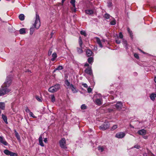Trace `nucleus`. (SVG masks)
<instances>
[{
	"label": "nucleus",
	"instance_id": "1",
	"mask_svg": "<svg viewBox=\"0 0 156 156\" xmlns=\"http://www.w3.org/2000/svg\"><path fill=\"white\" fill-rule=\"evenodd\" d=\"M10 86V77L8 76L6 81L2 86V88L0 90V96H2L9 92V87Z\"/></svg>",
	"mask_w": 156,
	"mask_h": 156
},
{
	"label": "nucleus",
	"instance_id": "2",
	"mask_svg": "<svg viewBox=\"0 0 156 156\" xmlns=\"http://www.w3.org/2000/svg\"><path fill=\"white\" fill-rule=\"evenodd\" d=\"M33 25L37 29H39L41 26L40 18L39 16L37 14L36 15V19Z\"/></svg>",
	"mask_w": 156,
	"mask_h": 156
},
{
	"label": "nucleus",
	"instance_id": "3",
	"mask_svg": "<svg viewBox=\"0 0 156 156\" xmlns=\"http://www.w3.org/2000/svg\"><path fill=\"white\" fill-rule=\"evenodd\" d=\"M97 97V99L95 100V102L96 105H100L103 103L102 98L101 94H99L96 95Z\"/></svg>",
	"mask_w": 156,
	"mask_h": 156
},
{
	"label": "nucleus",
	"instance_id": "4",
	"mask_svg": "<svg viewBox=\"0 0 156 156\" xmlns=\"http://www.w3.org/2000/svg\"><path fill=\"white\" fill-rule=\"evenodd\" d=\"M60 88V86L59 84H57L54 86L50 87L48 89V91L51 93H54L57 91Z\"/></svg>",
	"mask_w": 156,
	"mask_h": 156
},
{
	"label": "nucleus",
	"instance_id": "5",
	"mask_svg": "<svg viewBox=\"0 0 156 156\" xmlns=\"http://www.w3.org/2000/svg\"><path fill=\"white\" fill-rule=\"evenodd\" d=\"M60 147L62 148H66V140L65 138H62L59 141Z\"/></svg>",
	"mask_w": 156,
	"mask_h": 156
},
{
	"label": "nucleus",
	"instance_id": "6",
	"mask_svg": "<svg viewBox=\"0 0 156 156\" xmlns=\"http://www.w3.org/2000/svg\"><path fill=\"white\" fill-rule=\"evenodd\" d=\"M109 127V124L108 123H105L99 127L100 129L103 130L106 129Z\"/></svg>",
	"mask_w": 156,
	"mask_h": 156
},
{
	"label": "nucleus",
	"instance_id": "7",
	"mask_svg": "<svg viewBox=\"0 0 156 156\" xmlns=\"http://www.w3.org/2000/svg\"><path fill=\"white\" fill-rule=\"evenodd\" d=\"M115 106L117 109L120 110L122 109L123 106L122 103L121 101H118L116 103Z\"/></svg>",
	"mask_w": 156,
	"mask_h": 156
},
{
	"label": "nucleus",
	"instance_id": "8",
	"mask_svg": "<svg viewBox=\"0 0 156 156\" xmlns=\"http://www.w3.org/2000/svg\"><path fill=\"white\" fill-rule=\"evenodd\" d=\"M125 135V133L123 132H119L117 133L115 135V137L118 138H123Z\"/></svg>",
	"mask_w": 156,
	"mask_h": 156
},
{
	"label": "nucleus",
	"instance_id": "9",
	"mask_svg": "<svg viewBox=\"0 0 156 156\" xmlns=\"http://www.w3.org/2000/svg\"><path fill=\"white\" fill-rule=\"evenodd\" d=\"M0 144L7 145L8 143L3 138V137L0 136Z\"/></svg>",
	"mask_w": 156,
	"mask_h": 156
},
{
	"label": "nucleus",
	"instance_id": "10",
	"mask_svg": "<svg viewBox=\"0 0 156 156\" xmlns=\"http://www.w3.org/2000/svg\"><path fill=\"white\" fill-rule=\"evenodd\" d=\"M146 131L144 129L140 130L137 132V133L141 135H145L146 134Z\"/></svg>",
	"mask_w": 156,
	"mask_h": 156
},
{
	"label": "nucleus",
	"instance_id": "11",
	"mask_svg": "<svg viewBox=\"0 0 156 156\" xmlns=\"http://www.w3.org/2000/svg\"><path fill=\"white\" fill-rule=\"evenodd\" d=\"M96 39V41L98 44L99 45L100 47L102 48L103 47V45L102 44V42L100 39L98 37H96L95 38Z\"/></svg>",
	"mask_w": 156,
	"mask_h": 156
},
{
	"label": "nucleus",
	"instance_id": "12",
	"mask_svg": "<svg viewBox=\"0 0 156 156\" xmlns=\"http://www.w3.org/2000/svg\"><path fill=\"white\" fill-rule=\"evenodd\" d=\"M69 88L71 89L72 92L73 93H76L77 92V90H76V88L74 87L73 85L72 84H71L70 86V87H69Z\"/></svg>",
	"mask_w": 156,
	"mask_h": 156
},
{
	"label": "nucleus",
	"instance_id": "13",
	"mask_svg": "<svg viewBox=\"0 0 156 156\" xmlns=\"http://www.w3.org/2000/svg\"><path fill=\"white\" fill-rule=\"evenodd\" d=\"M39 144L42 147L44 146V144L43 142L42 138L41 136H40L39 138Z\"/></svg>",
	"mask_w": 156,
	"mask_h": 156
},
{
	"label": "nucleus",
	"instance_id": "14",
	"mask_svg": "<svg viewBox=\"0 0 156 156\" xmlns=\"http://www.w3.org/2000/svg\"><path fill=\"white\" fill-rule=\"evenodd\" d=\"M85 72L87 74L91 75L92 73V70L90 68H87L85 70Z\"/></svg>",
	"mask_w": 156,
	"mask_h": 156
},
{
	"label": "nucleus",
	"instance_id": "15",
	"mask_svg": "<svg viewBox=\"0 0 156 156\" xmlns=\"http://www.w3.org/2000/svg\"><path fill=\"white\" fill-rule=\"evenodd\" d=\"M14 133L15 136L16 137L17 139L19 142H20L21 141L20 136L16 130H14Z\"/></svg>",
	"mask_w": 156,
	"mask_h": 156
},
{
	"label": "nucleus",
	"instance_id": "16",
	"mask_svg": "<svg viewBox=\"0 0 156 156\" xmlns=\"http://www.w3.org/2000/svg\"><path fill=\"white\" fill-rule=\"evenodd\" d=\"M85 12L86 14L89 15H92L94 13V11L91 9H87Z\"/></svg>",
	"mask_w": 156,
	"mask_h": 156
},
{
	"label": "nucleus",
	"instance_id": "17",
	"mask_svg": "<svg viewBox=\"0 0 156 156\" xmlns=\"http://www.w3.org/2000/svg\"><path fill=\"white\" fill-rule=\"evenodd\" d=\"M86 55L88 57L91 56L93 53L92 51L90 49L87 50L86 51Z\"/></svg>",
	"mask_w": 156,
	"mask_h": 156
},
{
	"label": "nucleus",
	"instance_id": "18",
	"mask_svg": "<svg viewBox=\"0 0 156 156\" xmlns=\"http://www.w3.org/2000/svg\"><path fill=\"white\" fill-rule=\"evenodd\" d=\"M52 58L51 59V60L52 61H54L57 57V55L56 53L55 52L53 53L52 55Z\"/></svg>",
	"mask_w": 156,
	"mask_h": 156
},
{
	"label": "nucleus",
	"instance_id": "19",
	"mask_svg": "<svg viewBox=\"0 0 156 156\" xmlns=\"http://www.w3.org/2000/svg\"><path fill=\"white\" fill-rule=\"evenodd\" d=\"M26 29L24 28H22L20 29L19 30V32L20 34H23L26 33Z\"/></svg>",
	"mask_w": 156,
	"mask_h": 156
},
{
	"label": "nucleus",
	"instance_id": "20",
	"mask_svg": "<svg viewBox=\"0 0 156 156\" xmlns=\"http://www.w3.org/2000/svg\"><path fill=\"white\" fill-rule=\"evenodd\" d=\"M19 19L21 21H23L25 19V16L23 14H20L19 16Z\"/></svg>",
	"mask_w": 156,
	"mask_h": 156
},
{
	"label": "nucleus",
	"instance_id": "21",
	"mask_svg": "<svg viewBox=\"0 0 156 156\" xmlns=\"http://www.w3.org/2000/svg\"><path fill=\"white\" fill-rule=\"evenodd\" d=\"M5 108V104L3 102H0V108L2 110H3Z\"/></svg>",
	"mask_w": 156,
	"mask_h": 156
},
{
	"label": "nucleus",
	"instance_id": "22",
	"mask_svg": "<svg viewBox=\"0 0 156 156\" xmlns=\"http://www.w3.org/2000/svg\"><path fill=\"white\" fill-rule=\"evenodd\" d=\"M150 97L152 100L154 101L155 100V98L156 97V94L154 93L150 95Z\"/></svg>",
	"mask_w": 156,
	"mask_h": 156
},
{
	"label": "nucleus",
	"instance_id": "23",
	"mask_svg": "<svg viewBox=\"0 0 156 156\" xmlns=\"http://www.w3.org/2000/svg\"><path fill=\"white\" fill-rule=\"evenodd\" d=\"M2 118L6 124H8L7 117L3 114L2 115Z\"/></svg>",
	"mask_w": 156,
	"mask_h": 156
},
{
	"label": "nucleus",
	"instance_id": "24",
	"mask_svg": "<svg viewBox=\"0 0 156 156\" xmlns=\"http://www.w3.org/2000/svg\"><path fill=\"white\" fill-rule=\"evenodd\" d=\"M34 26H32L30 27V35H32L33 34V32L34 30Z\"/></svg>",
	"mask_w": 156,
	"mask_h": 156
},
{
	"label": "nucleus",
	"instance_id": "25",
	"mask_svg": "<svg viewBox=\"0 0 156 156\" xmlns=\"http://www.w3.org/2000/svg\"><path fill=\"white\" fill-rule=\"evenodd\" d=\"M123 44L125 47L126 49H127L128 47H127V43L126 41L123 40Z\"/></svg>",
	"mask_w": 156,
	"mask_h": 156
},
{
	"label": "nucleus",
	"instance_id": "26",
	"mask_svg": "<svg viewBox=\"0 0 156 156\" xmlns=\"http://www.w3.org/2000/svg\"><path fill=\"white\" fill-rule=\"evenodd\" d=\"M82 48H77V51L79 54H81L83 53V51Z\"/></svg>",
	"mask_w": 156,
	"mask_h": 156
},
{
	"label": "nucleus",
	"instance_id": "27",
	"mask_svg": "<svg viewBox=\"0 0 156 156\" xmlns=\"http://www.w3.org/2000/svg\"><path fill=\"white\" fill-rule=\"evenodd\" d=\"M63 69V67L62 66H59L57 68H55L54 70V71L55 72V71L57 70H61L62 69Z\"/></svg>",
	"mask_w": 156,
	"mask_h": 156
},
{
	"label": "nucleus",
	"instance_id": "28",
	"mask_svg": "<svg viewBox=\"0 0 156 156\" xmlns=\"http://www.w3.org/2000/svg\"><path fill=\"white\" fill-rule=\"evenodd\" d=\"M98 149L100 152H102L104 151V148L103 146H100L98 147Z\"/></svg>",
	"mask_w": 156,
	"mask_h": 156
},
{
	"label": "nucleus",
	"instance_id": "29",
	"mask_svg": "<svg viewBox=\"0 0 156 156\" xmlns=\"http://www.w3.org/2000/svg\"><path fill=\"white\" fill-rule=\"evenodd\" d=\"M93 58L92 57H90L88 59V62L89 63L91 64L93 62Z\"/></svg>",
	"mask_w": 156,
	"mask_h": 156
},
{
	"label": "nucleus",
	"instance_id": "30",
	"mask_svg": "<svg viewBox=\"0 0 156 156\" xmlns=\"http://www.w3.org/2000/svg\"><path fill=\"white\" fill-rule=\"evenodd\" d=\"M51 101L52 102H54L55 101V96L54 95H51Z\"/></svg>",
	"mask_w": 156,
	"mask_h": 156
},
{
	"label": "nucleus",
	"instance_id": "31",
	"mask_svg": "<svg viewBox=\"0 0 156 156\" xmlns=\"http://www.w3.org/2000/svg\"><path fill=\"white\" fill-rule=\"evenodd\" d=\"M79 42L80 47L81 48H82V39L80 37L79 38Z\"/></svg>",
	"mask_w": 156,
	"mask_h": 156
},
{
	"label": "nucleus",
	"instance_id": "32",
	"mask_svg": "<svg viewBox=\"0 0 156 156\" xmlns=\"http://www.w3.org/2000/svg\"><path fill=\"white\" fill-rule=\"evenodd\" d=\"M35 98L38 101L40 102L42 101V98L41 97L37 96H36Z\"/></svg>",
	"mask_w": 156,
	"mask_h": 156
},
{
	"label": "nucleus",
	"instance_id": "33",
	"mask_svg": "<svg viewBox=\"0 0 156 156\" xmlns=\"http://www.w3.org/2000/svg\"><path fill=\"white\" fill-rule=\"evenodd\" d=\"M65 83L67 86L68 87H70V83L69 82V81L67 80H66L65 81Z\"/></svg>",
	"mask_w": 156,
	"mask_h": 156
},
{
	"label": "nucleus",
	"instance_id": "34",
	"mask_svg": "<svg viewBox=\"0 0 156 156\" xmlns=\"http://www.w3.org/2000/svg\"><path fill=\"white\" fill-rule=\"evenodd\" d=\"M76 2L75 0H71L70 1L73 7H75V2Z\"/></svg>",
	"mask_w": 156,
	"mask_h": 156
},
{
	"label": "nucleus",
	"instance_id": "35",
	"mask_svg": "<svg viewBox=\"0 0 156 156\" xmlns=\"http://www.w3.org/2000/svg\"><path fill=\"white\" fill-rule=\"evenodd\" d=\"M104 17L106 19H108L110 18V16L108 14L106 13L104 15Z\"/></svg>",
	"mask_w": 156,
	"mask_h": 156
},
{
	"label": "nucleus",
	"instance_id": "36",
	"mask_svg": "<svg viewBox=\"0 0 156 156\" xmlns=\"http://www.w3.org/2000/svg\"><path fill=\"white\" fill-rule=\"evenodd\" d=\"M127 29L128 31L129 32V34H130L131 37H132L133 35H132V31H131V30H130L129 28H127Z\"/></svg>",
	"mask_w": 156,
	"mask_h": 156
},
{
	"label": "nucleus",
	"instance_id": "37",
	"mask_svg": "<svg viewBox=\"0 0 156 156\" xmlns=\"http://www.w3.org/2000/svg\"><path fill=\"white\" fill-rule=\"evenodd\" d=\"M4 153L7 155H10V151L7 150H5L4 151Z\"/></svg>",
	"mask_w": 156,
	"mask_h": 156
},
{
	"label": "nucleus",
	"instance_id": "38",
	"mask_svg": "<svg viewBox=\"0 0 156 156\" xmlns=\"http://www.w3.org/2000/svg\"><path fill=\"white\" fill-rule=\"evenodd\" d=\"M118 127V126L117 125H114L111 128V130L113 131L115 129H116Z\"/></svg>",
	"mask_w": 156,
	"mask_h": 156
},
{
	"label": "nucleus",
	"instance_id": "39",
	"mask_svg": "<svg viewBox=\"0 0 156 156\" xmlns=\"http://www.w3.org/2000/svg\"><path fill=\"white\" fill-rule=\"evenodd\" d=\"M29 115H30L31 117H33V118H37V117H36V116H35L34 115V114H33V113L32 112H30L29 113Z\"/></svg>",
	"mask_w": 156,
	"mask_h": 156
},
{
	"label": "nucleus",
	"instance_id": "40",
	"mask_svg": "<svg viewBox=\"0 0 156 156\" xmlns=\"http://www.w3.org/2000/svg\"><path fill=\"white\" fill-rule=\"evenodd\" d=\"M81 34L84 35L85 36H86V33L84 31L81 30L80 32Z\"/></svg>",
	"mask_w": 156,
	"mask_h": 156
},
{
	"label": "nucleus",
	"instance_id": "41",
	"mask_svg": "<svg viewBox=\"0 0 156 156\" xmlns=\"http://www.w3.org/2000/svg\"><path fill=\"white\" fill-rule=\"evenodd\" d=\"M81 108L82 109H85L87 108V106L85 104H83L81 106Z\"/></svg>",
	"mask_w": 156,
	"mask_h": 156
},
{
	"label": "nucleus",
	"instance_id": "42",
	"mask_svg": "<svg viewBox=\"0 0 156 156\" xmlns=\"http://www.w3.org/2000/svg\"><path fill=\"white\" fill-rule=\"evenodd\" d=\"M116 23V21L115 20H113L111 21L110 22V24L111 25H114Z\"/></svg>",
	"mask_w": 156,
	"mask_h": 156
},
{
	"label": "nucleus",
	"instance_id": "43",
	"mask_svg": "<svg viewBox=\"0 0 156 156\" xmlns=\"http://www.w3.org/2000/svg\"><path fill=\"white\" fill-rule=\"evenodd\" d=\"M25 111L27 112H29L30 113V109L28 108V107H26L25 108Z\"/></svg>",
	"mask_w": 156,
	"mask_h": 156
},
{
	"label": "nucleus",
	"instance_id": "44",
	"mask_svg": "<svg viewBox=\"0 0 156 156\" xmlns=\"http://www.w3.org/2000/svg\"><path fill=\"white\" fill-rule=\"evenodd\" d=\"M10 156H17V154L15 153L10 152Z\"/></svg>",
	"mask_w": 156,
	"mask_h": 156
},
{
	"label": "nucleus",
	"instance_id": "45",
	"mask_svg": "<svg viewBox=\"0 0 156 156\" xmlns=\"http://www.w3.org/2000/svg\"><path fill=\"white\" fill-rule=\"evenodd\" d=\"M119 37L121 39H122L123 38V35L122 34V33H121V32L119 33Z\"/></svg>",
	"mask_w": 156,
	"mask_h": 156
},
{
	"label": "nucleus",
	"instance_id": "46",
	"mask_svg": "<svg viewBox=\"0 0 156 156\" xmlns=\"http://www.w3.org/2000/svg\"><path fill=\"white\" fill-rule=\"evenodd\" d=\"M116 43L117 44H119L121 42V41L119 39H117L115 40Z\"/></svg>",
	"mask_w": 156,
	"mask_h": 156
},
{
	"label": "nucleus",
	"instance_id": "47",
	"mask_svg": "<svg viewBox=\"0 0 156 156\" xmlns=\"http://www.w3.org/2000/svg\"><path fill=\"white\" fill-rule=\"evenodd\" d=\"M82 85L85 87L87 88L88 87L87 85L85 83H82Z\"/></svg>",
	"mask_w": 156,
	"mask_h": 156
},
{
	"label": "nucleus",
	"instance_id": "48",
	"mask_svg": "<svg viewBox=\"0 0 156 156\" xmlns=\"http://www.w3.org/2000/svg\"><path fill=\"white\" fill-rule=\"evenodd\" d=\"M92 89L90 87H88L87 88V91L88 93H90L92 91Z\"/></svg>",
	"mask_w": 156,
	"mask_h": 156
},
{
	"label": "nucleus",
	"instance_id": "49",
	"mask_svg": "<svg viewBox=\"0 0 156 156\" xmlns=\"http://www.w3.org/2000/svg\"><path fill=\"white\" fill-rule=\"evenodd\" d=\"M134 56L136 58H139L138 55L137 54H134Z\"/></svg>",
	"mask_w": 156,
	"mask_h": 156
},
{
	"label": "nucleus",
	"instance_id": "50",
	"mask_svg": "<svg viewBox=\"0 0 156 156\" xmlns=\"http://www.w3.org/2000/svg\"><path fill=\"white\" fill-rule=\"evenodd\" d=\"M134 147L137 149H139L140 147V146L138 145H136L134 146Z\"/></svg>",
	"mask_w": 156,
	"mask_h": 156
},
{
	"label": "nucleus",
	"instance_id": "51",
	"mask_svg": "<svg viewBox=\"0 0 156 156\" xmlns=\"http://www.w3.org/2000/svg\"><path fill=\"white\" fill-rule=\"evenodd\" d=\"M44 141L45 143H47L48 141L47 139V138H44Z\"/></svg>",
	"mask_w": 156,
	"mask_h": 156
},
{
	"label": "nucleus",
	"instance_id": "52",
	"mask_svg": "<svg viewBox=\"0 0 156 156\" xmlns=\"http://www.w3.org/2000/svg\"><path fill=\"white\" fill-rule=\"evenodd\" d=\"M51 53L52 51H49L48 53V55L49 56H50L51 55Z\"/></svg>",
	"mask_w": 156,
	"mask_h": 156
},
{
	"label": "nucleus",
	"instance_id": "53",
	"mask_svg": "<svg viewBox=\"0 0 156 156\" xmlns=\"http://www.w3.org/2000/svg\"><path fill=\"white\" fill-rule=\"evenodd\" d=\"M107 41L105 39H103L101 41V42H105L106 41Z\"/></svg>",
	"mask_w": 156,
	"mask_h": 156
},
{
	"label": "nucleus",
	"instance_id": "54",
	"mask_svg": "<svg viewBox=\"0 0 156 156\" xmlns=\"http://www.w3.org/2000/svg\"><path fill=\"white\" fill-rule=\"evenodd\" d=\"M84 66H89V65L88 63H86L85 64Z\"/></svg>",
	"mask_w": 156,
	"mask_h": 156
},
{
	"label": "nucleus",
	"instance_id": "55",
	"mask_svg": "<svg viewBox=\"0 0 156 156\" xmlns=\"http://www.w3.org/2000/svg\"><path fill=\"white\" fill-rule=\"evenodd\" d=\"M108 6H109V7H111V6H112V3H109V4H108Z\"/></svg>",
	"mask_w": 156,
	"mask_h": 156
},
{
	"label": "nucleus",
	"instance_id": "56",
	"mask_svg": "<svg viewBox=\"0 0 156 156\" xmlns=\"http://www.w3.org/2000/svg\"><path fill=\"white\" fill-rule=\"evenodd\" d=\"M144 156H147L146 153H145L143 154Z\"/></svg>",
	"mask_w": 156,
	"mask_h": 156
},
{
	"label": "nucleus",
	"instance_id": "57",
	"mask_svg": "<svg viewBox=\"0 0 156 156\" xmlns=\"http://www.w3.org/2000/svg\"><path fill=\"white\" fill-rule=\"evenodd\" d=\"M65 1V0H62V5H63V3L64 2V1Z\"/></svg>",
	"mask_w": 156,
	"mask_h": 156
},
{
	"label": "nucleus",
	"instance_id": "58",
	"mask_svg": "<svg viewBox=\"0 0 156 156\" xmlns=\"http://www.w3.org/2000/svg\"><path fill=\"white\" fill-rule=\"evenodd\" d=\"M51 36H52L53 35V33H51Z\"/></svg>",
	"mask_w": 156,
	"mask_h": 156
},
{
	"label": "nucleus",
	"instance_id": "59",
	"mask_svg": "<svg viewBox=\"0 0 156 156\" xmlns=\"http://www.w3.org/2000/svg\"><path fill=\"white\" fill-rule=\"evenodd\" d=\"M143 53H144V52H143L141 50H140Z\"/></svg>",
	"mask_w": 156,
	"mask_h": 156
},
{
	"label": "nucleus",
	"instance_id": "60",
	"mask_svg": "<svg viewBox=\"0 0 156 156\" xmlns=\"http://www.w3.org/2000/svg\"><path fill=\"white\" fill-rule=\"evenodd\" d=\"M1 113V111L0 110V114Z\"/></svg>",
	"mask_w": 156,
	"mask_h": 156
},
{
	"label": "nucleus",
	"instance_id": "61",
	"mask_svg": "<svg viewBox=\"0 0 156 156\" xmlns=\"http://www.w3.org/2000/svg\"><path fill=\"white\" fill-rule=\"evenodd\" d=\"M29 72H30V73H31V72L30 71H29Z\"/></svg>",
	"mask_w": 156,
	"mask_h": 156
},
{
	"label": "nucleus",
	"instance_id": "62",
	"mask_svg": "<svg viewBox=\"0 0 156 156\" xmlns=\"http://www.w3.org/2000/svg\"><path fill=\"white\" fill-rule=\"evenodd\" d=\"M1 0H0V1H1Z\"/></svg>",
	"mask_w": 156,
	"mask_h": 156
}]
</instances>
